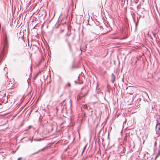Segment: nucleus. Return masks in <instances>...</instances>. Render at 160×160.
Segmentation results:
<instances>
[{
	"label": "nucleus",
	"mask_w": 160,
	"mask_h": 160,
	"mask_svg": "<svg viewBox=\"0 0 160 160\" xmlns=\"http://www.w3.org/2000/svg\"><path fill=\"white\" fill-rule=\"evenodd\" d=\"M3 52L6 51L8 47V44L7 42V39L6 37H5L3 43L2 44Z\"/></svg>",
	"instance_id": "obj_1"
},
{
	"label": "nucleus",
	"mask_w": 160,
	"mask_h": 160,
	"mask_svg": "<svg viewBox=\"0 0 160 160\" xmlns=\"http://www.w3.org/2000/svg\"><path fill=\"white\" fill-rule=\"evenodd\" d=\"M160 130V123H158L156 126V133L158 134V136L160 135L159 131Z\"/></svg>",
	"instance_id": "obj_2"
},
{
	"label": "nucleus",
	"mask_w": 160,
	"mask_h": 160,
	"mask_svg": "<svg viewBox=\"0 0 160 160\" xmlns=\"http://www.w3.org/2000/svg\"><path fill=\"white\" fill-rule=\"evenodd\" d=\"M65 41H66V42H67L68 43V46L69 47V48L70 51L71 52H72V48L71 45L70 44V42H68V39H66L65 40Z\"/></svg>",
	"instance_id": "obj_3"
},
{
	"label": "nucleus",
	"mask_w": 160,
	"mask_h": 160,
	"mask_svg": "<svg viewBox=\"0 0 160 160\" xmlns=\"http://www.w3.org/2000/svg\"><path fill=\"white\" fill-rule=\"evenodd\" d=\"M116 77L115 75L113 73H112L111 74V82L113 83L115 81Z\"/></svg>",
	"instance_id": "obj_4"
},
{
	"label": "nucleus",
	"mask_w": 160,
	"mask_h": 160,
	"mask_svg": "<svg viewBox=\"0 0 160 160\" xmlns=\"http://www.w3.org/2000/svg\"><path fill=\"white\" fill-rule=\"evenodd\" d=\"M9 82V81H8V83L7 85V87L9 89L12 87L14 85V84L13 82H11V83H10Z\"/></svg>",
	"instance_id": "obj_5"
},
{
	"label": "nucleus",
	"mask_w": 160,
	"mask_h": 160,
	"mask_svg": "<svg viewBox=\"0 0 160 160\" xmlns=\"http://www.w3.org/2000/svg\"><path fill=\"white\" fill-rule=\"evenodd\" d=\"M42 148V149L39 150V151H38V152H37L36 153H37V152H38L39 151H44L45 150V148Z\"/></svg>",
	"instance_id": "obj_6"
},
{
	"label": "nucleus",
	"mask_w": 160,
	"mask_h": 160,
	"mask_svg": "<svg viewBox=\"0 0 160 160\" xmlns=\"http://www.w3.org/2000/svg\"><path fill=\"white\" fill-rule=\"evenodd\" d=\"M83 97V96H82L81 97V96L79 95H78L77 96V99H81V98Z\"/></svg>",
	"instance_id": "obj_7"
},
{
	"label": "nucleus",
	"mask_w": 160,
	"mask_h": 160,
	"mask_svg": "<svg viewBox=\"0 0 160 160\" xmlns=\"http://www.w3.org/2000/svg\"><path fill=\"white\" fill-rule=\"evenodd\" d=\"M67 86L68 87H71V84L70 83L68 82L67 85Z\"/></svg>",
	"instance_id": "obj_8"
},
{
	"label": "nucleus",
	"mask_w": 160,
	"mask_h": 160,
	"mask_svg": "<svg viewBox=\"0 0 160 160\" xmlns=\"http://www.w3.org/2000/svg\"><path fill=\"white\" fill-rule=\"evenodd\" d=\"M56 112H57L58 110V108L57 107H56Z\"/></svg>",
	"instance_id": "obj_9"
},
{
	"label": "nucleus",
	"mask_w": 160,
	"mask_h": 160,
	"mask_svg": "<svg viewBox=\"0 0 160 160\" xmlns=\"http://www.w3.org/2000/svg\"><path fill=\"white\" fill-rule=\"evenodd\" d=\"M160 154V151H159L158 152L157 157Z\"/></svg>",
	"instance_id": "obj_10"
},
{
	"label": "nucleus",
	"mask_w": 160,
	"mask_h": 160,
	"mask_svg": "<svg viewBox=\"0 0 160 160\" xmlns=\"http://www.w3.org/2000/svg\"><path fill=\"white\" fill-rule=\"evenodd\" d=\"M22 159L21 158H18L17 160H21Z\"/></svg>",
	"instance_id": "obj_11"
},
{
	"label": "nucleus",
	"mask_w": 160,
	"mask_h": 160,
	"mask_svg": "<svg viewBox=\"0 0 160 160\" xmlns=\"http://www.w3.org/2000/svg\"><path fill=\"white\" fill-rule=\"evenodd\" d=\"M70 35V34H68V33H67L66 34V36H68V37Z\"/></svg>",
	"instance_id": "obj_12"
},
{
	"label": "nucleus",
	"mask_w": 160,
	"mask_h": 160,
	"mask_svg": "<svg viewBox=\"0 0 160 160\" xmlns=\"http://www.w3.org/2000/svg\"><path fill=\"white\" fill-rule=\"evenodd\" d=\"M138 25V22H136V27H137V26Z\"/></svg>",
	"instance_id": "obj_13"
},
{
	"label": "nucleus",
	"mask_w": 160,
	"mask_h": 160,
	"mask_svg": "<svg viewBox=\"0 0 160 160\" xmlns=\"http://www.w3.org/2000/svg\"><path fill=\"white\" fill-rule=\"evenodd\" d=\"M99 28H100L101 29H103V27H100Z\"/></svg>",
	"instance_id": "obj_14"
},
{
	"label": "nucleus",
	"mask_w": 160,
	"mask_h": 160,
	"mask_svg": "<svg viewBox=\"0 0 160 160\" xmlns=\"http://www.w3.org/2000/svg\"><path fill=\"white\" fill-rule=\"evenodd\" d=\"M14 82V80L13 79H12V82Z\"/></svg>",
	"instance_id": "obj_15"
},
{
	"label": "nucleus",
	"mask_w": 160,
	"mask_h": 160,
	"mask_svg": "<svg viewBox=\"0 0 160 160\" xmlns=\"http://www.w3.org/2000/svg\"><path fill=\"white\" fill-rule=\"evenodd\" d=\"M42 140V139H38V141H40V140Z\"/></svg>",
	"instance_id": "obj_16"
},
{
	"label": "nucleus",
	"mask_w": 160,
	"mask_h": 160,
	"mask_svg": "<svg viewBox=\"0 0 160 160\" xmlns=\"http://www.w3.org/2000/svg\"><path fill=\"white\" fill-rule=\"evenodd\" d=\"M84 88V87L82 88H81V90H82V89H83Z\"/></svg>",
	"instance_id": "obj_17"
},
{
	"label": "nucleus",
	"mask_w": 160,
	"mask_h": 160,
	"mask_svg": "<svg viewBox=\"0 0 160 160\" xmlns=\"http://www.w3.org/2000/svg\"><path fill=\"white\" fill-rule=\"evenodd\" d=\"M87 108V106H86L85 107H84V108L86 109Z\"/></svg>",
	"instance_id": "obj_18"
},
{
	"label": "nucleus",
	"mask_w": 160,
	"mask_h": 160,
	"mask_svg": "<svg viewBox=\"0 0 160 160\" xmlns=\"http://www.w3.org/2000/svg\"><path fill=\"white\" fill-rule=\"evenodd\" d=\"M108 32V31H107V32H105L104 33H107V32Z\"/></svg>",
	"instance_id": "obj_19"
},
{
	"label": "nucleus",
	"mask_w": 160,
	"mask_h": 160,
	"mask_svg": "<svg viewBox=\"0 0 160 160\" xmlns=\"http://www.w3.org/2000/svg\"><path fill=\"white\" fill-rule=\"evenodd\" d=\"M156 144V142H155V145Z\"/></svg>",
	"instance_id": "obj_20"
},
{
	"label": "nucleus",
	"mask_w": 160,
	"mask_h": 160,
	"mask_svg": "<svg viewBox=\"0 0 160 160\" xmlns=\"http://www.w3.org/2000/svg\"><path fill=\"white\" fill-rule=\"evenodd\" d=\"M108 92H109V90H108Z\"/></svg>",
	"instance_id": "obj_21"
},
{
	"label": "nucleus",
	"mask_w": 160,
	"mask_h": 160,
	"mask_svg": "<svg viewBox=\"0 0 160 160\" xmlns=\"http://www.w3.org/2000/svg\"><path fill=\"white\" fill-rule=\"evenodd\" d=\"M148 35H149V32L148 33Z\"/></svg>",
	"instance_id": "obj_22"
},
{
	"label": "nucleus",
	"mask_w": 160,
	"mask_h": 160,
	"mask_svg": "<svg viewBox=\"0 0 160 160\" xmlns=\"http://www.w3.org/2000/svg\"><path fill=\"white\" fill-rule=\"evenodd\" d=\"M134 21L135 22V20L134 19Z\"/></svg>",
	"instance_id": "obj_23"
},
{
	"label": "nucleus",
	"mask_w": 160,
	"mask_h": 160,
	"mask_svg": "<svg viewBox=\"0 0 160 160\" xmlns=\"http://www.w3.org/2000/svg\"><path fill=\"white\" fill-rule=\"evenodd\" d=\"M84 152V150H83L82 152Z\"/></svg>",
	"instance_id": "obj_24"
}]
</instances>
